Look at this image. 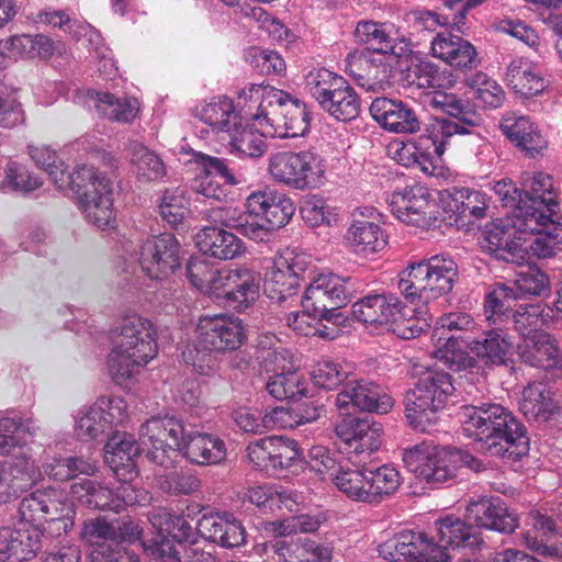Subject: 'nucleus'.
Returning <instances> with one entry per match:
<instances>
[{
  "instance_id": "f257e3e1",
  "label": "nucleus",
  "mask_w": 562,
  "mask_h": 562,
  "mask_svg": "<svg viewBox=\"0 0 562 562\" xmlns=\"http://www.w3.org/2000/svg\"><path fill=\"white\" fill-rule=\"evenodd\" d=\"M432 109L446 113L456 121L435 117L426 124L425 133L411 142H394L387 145V156L404 167H415L426 176L436 171V158H440L451 138L470 135L482 124V115L474 104L451 94L438 93L432 98Z\"/></svg>"
},
{
  "instance_id": "f03ea898",
  "label": "nucleus",
  "mask_w": 562,
  "mask_h": 562,
  "mask_svg": "<svg viewBox=\"0 0 562 562\" xmlns=\"http://www.w3.org/2000/svg\"><path fill=\"white\" fill-rule=\"evenodd\" d=\"M459 423L463 435L490 456L516 462L528 452L524 425L502 405H463L459 408Z\"/></svg>"
},
{
  "instance_id": "7ed1b4c3",
  "label": "nucleus",
  "mask_w": 562,
  "mask_h": 562,
  "mask_svg": "<svg viewBox=\"0 0 562 562\" xmlns=\"http://www.w3.org/2000/svg\"><path fill=\"white\" fill-rule=\"evenodd\" d=\"M367 47L346 59V74L359 88L372 93L391 86V72L411 59L408 37H367Z\"/></svg>"
},
{
  "instance_id": "20e7f679",
  "label": "nucleus",
  "mask_w": 562,
  "mask_h": 562,
  "mask_svg": "<svg viewBox=\"0 0 562 562\" xmlns=\"http://www.w3.org/2000/svg\"><path fill=\"white\" fill-rule=\"evenodd\" d=\"M156 355V330L151 323L138 315H127L117 327L114 348L108 356V372L115 384L124 386L133 380L134 369L147 366Z\"/></svg>"
},
{
  "instance_id": "39448f33",
  "label": "nucleus",
  "mask_w": 562,
  "mask_h": 562,
  "mask_svg": "<svg viewBox=\"0 0 562 562\" xmlns=\"http://www.w3.org/2000/svg\"><path fill=\"white\" fill-rule=\"evenodd\" d=\"M351 464L339 467L331 474L336 488L351 502L378 506L395 495L403 484V476L393 464L372 467L366 461Z\"/></svg>"
},
{
  "instance_id": "423d86ee",
  "label": "nucleus",
  "mask_w": 562,
  "mask_h": 562,
  "mask_svg": "<svg viewBox=\"0 0 562 562\" xmlns=\"http://www.w3.org/2000/svg\"><path fill=\"white\" fill-rule=\"evenodd\" d=\"M548 223H557L552 213L514 211L486 225L483 248L498 261L516 262L522 259L527 237L548 229Z\"/></svg>"
},
{
  "instance_id": "0eeeda50",
  "label": "nucleus",
  "mask_w": 562,
  "mask_h": 562,
  "mask_svg": "<svg viewBox=\"0 0 562 562\" xmlns=\"http://www.w3.org/2000/svg\"><path fill=\"white\" fill-rule=\"evenodd\" d=\"M459 270L449 256L435 255L397 274V290L413 305H426L452 290Z\"/></svg>"
},
{
  "instance_id": "6e6552de",
  "label": "nucleus",
  "mask_w": 562,
  "mask_h": 562,
  "mask_svg": "<svg viewBox=\"0 0 562 562\" xmlns=\"http://www.w3.org/2000/svg\"><path fill=\"white\" fill-rule=\"evenodd\" d=\"M454 392L451 375L440 370H426L415 387L405 395V418L415 430L426 431L437 420L447 398Z\"/></svg>"
},
{
  "instance_id": "1a4fd4ad",
  "label": "nucleus",
  "mask_w": 562,
  "mask_h": 562,
  "mask_svg": "<svg viewBox=\"0 0 562 562\" xmlns=\"http://www.w3.org/2000/svg\"><path fill=\"white\" fill-rule=\"evenodd\" d=\"M265 102L259 104L255 121L271 138H296L308 132L310 117L306 105L282 90H267Z\"/></svg>"
},
{
  "instance_id": "9d476101",
  "label": "nucleus",
  "mask_w": 562,
  "mask_h": 562,
  "mask_svg": "<svg viewBox=\"0 0 562 562\" xmlns=\"http://www.w3.org/2000/svg\"><path fill=\"white\" fill-rule=\"evenodd\" d=\"M326 172L324 157L311 149L279 151L268 158V175L272 180L301 192L324 186Z\"/></svg>"
},
{
  "instance_id": "9b49d317",
  "label": "nucleus",
  "mask_w": 562,
  "mask_h": 562,
  "mask_svg": "<svg viewBox=\"0 0 562 562\" xmlns=\"http://www.w3.org/2000/svg\"><path fill=\"white\" fill-rule=\"evenodd\" d=\"M77 200L79 210L92 225L104 228L113 222V199H111V182L93 167L79 166L71 172L68 182Z\"/></svg>"
},
{
  "instance_id": "f8f14e48",
  "label": "nucleus",
  "mask_w": 562,
  "mask_h": 562,
  "mask_svg": "<svg viewBox=\"0 0 562 562\" xmlns=\"http://www.w3.org/2000/svg\"><path fill=\"white\" fill-rule=\"evenodd\" d=\"M458 459L459 449L426 441L405 448L402 452L405 469L430 486L451 481L457 475Z\"/></svg>"
},
{
  "instance_id": "ddd939ff",
  "label": "nucleus",
  "mask_w": 562,
  "mask_h": 562,
  "mask_svg": "<svg viewBox=\"0 0 562 562\" xmlns=\"http://www.w3.org/2000/svg\"><path fill=\"white\" fill-rule=\"evenodd\" d=\"M189 435L182 420L175 416H154L138 428V439L147 447V459L158 467L169 469L179 458L181 445Z\"/></svg>"
},
{
  "instance_id": "4468645a",
  "label": "nucleus",
  "mask_w": 562,
  "mask_h": 562,
  "mask_svg": "<svg viewBox=\"0 0 562 562\" xmlns=\"http://www.w3.org/2000/svg\"><path fill=\"white\" fill-rule=\"evenodd\" d=\"M312 260L306 252L285 248L272 259L262 280L267 297L282 302L296 295L302 276L308 270Z\"/></svg>"
},
{
  "instance_id": "2eb2a0df",
  "label": "nucleus",
  "mask_w": 562,
  "mask_h": 562,
  "mask_svg": "<svg viewBox=\"0 0 562 562\" xmlns=\"http://www.w3.org/2000/svg\"><path fill=\"white\" fill-rule=\"evenodd\" d=\"M71 516L72 506L59 490H37L21 499L18 526L42 528L44 524L59 522L67 530L72 525Z\"/></svg>"
},
{
  "instance_id": "dca6fc26",
  "label": "nucleus",
  "mask_w": 562,
  "mask_h": 562,
  "mask_svg": "<svg viewBox=\"0 0 562 562\" xmlns=\"http://www.w3.org/2000/svg\"><path fill=\"white\" fill-rule=\"evenodd\" d=\"M381 424L371 416L358 417L346 415L336 424V436L344 445L347 460L361 463L381 446Z\"/></svg>"
},
{
  "instance_id": "f3484780",
  "label": "nucleus",
  "mask_w": 562,
  "mask_h": 562,
  "mask_svg": "<svg viewBox=\"0 0 562 562\" xmlns=\"http://www.w3.org/2000/svg\"><path fill=\"white\" fill-rule=\"evenodd\" d=\"M352 299V279L336 273H322L311 281L301 299V306L314 315L326 317Z\"/></svg>"
},
{
  "instance_id": "a211bd4d",
  "label": "nucleus",
  "mask_w": 562,
  "mask_h": 562,
  "mask_svg": "<svg viewBox=\"0 0 562 562\" xmlns=\"http://www.w3.org/2000/svg\"><path fill=\"white\" fill-rule=\"evenodd\" d=\"M218 304L236 312H245L260 293V276L256 271L249 273H227L217 281L195 286Z\"/></svg>"
},
{
  "instance_id": "6ab92c4d",
  "label": "nucleus",
  "mask_w": 562,
  "mask_h": 562,
  "mask_svg": "<svg viewBox=\"0 0 562 562\" xmlns=\"http://www.w3.org/2000/svg\"><path fill=\"white\" fill-rule=\"evenodd\" d=\"M449 548L432 542L423 532L404 530L394 537L380 543V558L389 562H397L401 559L414 562H448Z\"/></svg>"
},
{
  "instance_id": "aec40b11",
  "label": "nucleus",
  "mask_w": 562,
  "mask_h": 562,
  "mask_svg": "<svg viewBox=\"0 0 562 562\" xmlns=\"http://www.w3.org/2000/svg\"><path fill=\"white\" fill-rule=\"evenodd\" d=\"M196 347L211 352H232L245 342L240 319L226 315H203L196 323Z\"/></svg>"
},
{
  "instance_id": "412c9836",
  "label": "nucleus",
  "mask_w": 562,
  "mask_h": 562,
  "mask_svg": "<svg viewBox=\"0 0 562 562\" xmlns=\"http://www.w3.org/2000/svg\"><path fill=\"white\" fill-rule=\"evenodd\" d=\"M265 368L273 371L267 381V393L277 401L299 400L306 396V381L291 368V352L274 348L265 357Z\"/></svg>"
},
{
  "instance_id": "4be33fe9",
  "label": "nucleus",
  "mask_w": 562,
  "mask_h": 562,
  "mask_svg": "<svg viewBox=\"0 0 562 562\" xmlns=\"http://www.w3.org/2000/svg\"><path fill=\"white\" fill-rule=\"evenodd\" d=\"M344 240L351 252L363 257L373 256L385 249L387 235L380 226V213L372 207L353 212Z\"/></svg>"
},
{
  "instance_id": "5701e85b",
  "label": "nucleus",
  "mask_w": 562,
  "mask_h": 562,
  "mask_svg": "<svg viewBox=\"0 0 562 562\" xmlns=\"http://www.w3.org/2000/svg\"><path fill=\"white\" fill-rule=\"evenodd\" d=\"M336 407L344 416L353 407L359 412L387 414L393 408V398L380 384L364 379L347 380L336 396Z\"/></svg>"
},
{
  "instance_id": "b1692460",
  "label": "nucleus",
  "mask_w": 562,
  "mask_h": 562,
  "mask_svg": "<svg viewBox=\"0 0 562 562\" xmlns=\"http://www.w3.org/2000/svg\"><path fill=\"white\" fill-rule=\"evenodd\" d=\"M179 241L170 234L151 237L140 246L138 265L153 280H162L179 268Z\"/></svg>"
},
{
  "instance_id": "393cba45",
  "label": "nucleus",
  "mask_w": 562,
  "mask_h": 562,
  "mask_svg": "<svg viewBox=\"0 0 562 562\" xmlns=\"http://www.w3.org/2000/svg\"><path fill=\"white\" fill-rule=\"evenodd\" d=\"M432 209L434 201L424 186H409L390 196V212L405 225L428 226L434 221Z\"/></svg>"
},
{
  "instance_id": "a878e982",
  "label": "nucleus",
  "mask_w": 562,
  "mask_h": 562,
  "mask_svg": "<svg viewBox=\"0 0 562 562\" xmlns=\"http://www.w3.org/2000/svg\"><path fill=\"white\" fill-rule=\"evenodd\" d=\"M42 479L33 460L14 457L0 462V504H9Z\"/></svg>"
},
{
  "instance_id": "bb28decb",
  "label": "nucleus",
  "mask_w": 562,
  "mask_h": 562,
  "mask_svg": "<svg viewBox=\"0 0 562 562\" xmlns=\"http://www.w3.org/2000/svg\"><path fill=\"white\" fill-rule=\"evenodd\" d=\"M371 117L380 127L395 134H413L420 131L416 112L401 100L386 97L374 98L371 102Z\"/></svg>"
},
{
  "instance_id": "cd10ccee",
  "label": "nucleus",
  "mask_w": 562,
  "mask_h": 562,
  "mask_svg": "<svg viewBox=\"0 0 562 562\" xmlns=\"http://www.w3.org/2000/svg\"><path fill=\"white\" fill-rule=\"evenodd\" d=\"M499 132L506 135L507 140L514 144L525 157L536 158L541 155L548 142L539 132L538 125L526 115L506 112L499 119Z\"/></svg>"
},
{
  "instance_id": "c85d7f7f",
  "label": "nucleus",
  "mask_w": 562,
  "mask_h": 562,
  "mask_svg": "<svg viewBox=\"0 0 562 562\" xmlns=\"http://www.w3.org/2000/svg\"><path fill=\"white\" fill-rule=\"evenodd\" d=\"M42 529L5 527L0 529V562H24L34 558L42 548Z\"/></svg>"
},
{
  "instance_id": "c756f323",
  "label": "nucleus",
  "mask_w": 562,
  "mask_h": 562,
  "mask_svg": "<svg viewBox=\"0 0 562 562\" xmlns=\"http://www.w3.org/2000/svg\"><path fill=\"white\" fill-rule=\"evenodd\" d=\"M467 517L479 528L498 533H513L518 528L515 516L507 510L499 497L481 498L469 504Z\"/></svg>"
},
{
  "instance_id": "7c9ffc66",
  "label": "nucleus",
  "mask_w": 562,
  "mask_h": 562,
  "mask_svg": "<svg viewBox=\"0 0 562 562\" xmlns=\"http://www.w3.org/2000/svg\"><path fill=\"white\" fill-rule=\"evenodd\" d=\"M522 339L527 342L521 349L522 363L558 379L562 370V351L555 338L549 334H537L532 338Z\"/></svg>"
},
{
  "instance_id": "2f4dec72",
  "label": "nucleus",
  "mask_w": 562,
  "mask_h": 562,
  "mask_svg": "<svg viewBox=\"0 0 562 562\" xmlns=\"http://www.w3.org/2000/svg\"><path fill=\"white\" fill-rule=\"evenodd\" d=\"M356 321L362 325H381L390 318L408 315L411 308L404 306L395 294H374L359 300L351 306Z\"/></svg>"
},
{
  "instance_id": "473e14b6",
  "label": "nucleus",
  "mask_w": 562,
  "mask_h": 562,
  "mask_svg": "<svg viewBox=\"0 0 562 562\" xmlns=\"http://www.w3.org/2000/svg\"><path fill=\"white\" fill-rule=\"evenodd\" d=\"M199 251L218 261H229L245 254V244L235 234L218 226H204L195 235Z\"/></svg>"
},
{
  "instance_id": "72a5a7b5",
  "label": "nucleus",
  "mask_w": 562,
  "mask_h": 562,
  "mask_svg": "<svg viewBox=\"0 0 562 562\" xmlns=\"http://www.w3.org/2000/svg\"><path fill=\"white\" fill-rule=\"evenodd\" d=\"M474 319L472 316L461 312H450L436 321L435 333L432 339L436 344L443 341V346L436 348L435 356L443 362L453 366L462 357V352L451 349L454 345L453 340L460 336L447 335L451 331H473Z\"/></svg>"
},
{
  "instance_id": "f704fd0d",
  "label": "nucleus",
  "mask_w": 562,
  "mask_h": 562,
  "mask_svg": "<svg viewBox=\"0 0 562 562\" xmlns=\"http://www.w3.org/2000/svg\"><path fill=\"white\" fill-rule=\"evenodd\" d=\"M209 218H211L214 225L234 229L237 234L256 243L265 240L268 237V233L276 229L269 228L266 223L260 224L258 217L234 206L211 209Z\"/></svg>"
},
{
  "instance_id": "c9c22d12",
  "label": "nucleus",
  "mask_w": 562,
  "mask_h": 562,
  "mask_svg": "<svg viewBox=\"0 0 562 562\" xmlns=\"http://www.w3.org/2000/svg\"><path fill=\"white\" fill-rule=\"evenodd\" d=\"M196 531L222 548L232 549L245 544V528L231 515H204L196 522Z\"/></svg>"
},
{
  "instance_id": "e433bc0d",
  "label": "nucleus",
  "mask_w": 562,
  "mask_h": 562,
  "mask_svg": "<svg viewBox=\"0 0 562 562\" xmlns=\"http://www.w3.org/2000/svg\"><path fill=\"white\" fill-rule=\"evenodd\" d=\"M195 161L203 168V173L196 176L195 181H193V191L199 195L215 201L225 198V189L214 179L220 177L229 186L236 184L235 177L228 171L225 161L203 153L196 154Z\"/></svg>"
},
{
  "instance_id": "4c0bfd02",
  "label": "nucleus",
  "mask_w": 562,
  "mask_h": 562,
  "mask_svg": "<svg viewBox=\"0 0 562 562\" xmlns=\"http://www.w3.org/2000/svg\"><path fill=\"white\" fill-rule=\"evenodd\" d=\"M521 537L527 549L544 557L555 554V548L548 544L557 535L555 520L546 513L531 510L522 519Z\"/></svg>"
},
{
  "instance_id": "58836bf2",
  "label": "nucleus",
  "mask_w": 562,
  "mask_h": 562,
  "mask_svg": "<svg viewBox=\"0 0 562 562\" xmlns=\"http://www.w3.org/2000/svg\"><path fill=\"white\" fill-rule=\"evenodd\" d=\"M506 83L515 94L522 99L535 98L548 87V80L543 75L524 58L514 59L507 65Z\"/></svg>"
},
{
  "instance_id": "ea45409f",
  "label": "nucleus",
  "mask_w": 562,
  "mask_h": 562,
  "mask_svg": "<svg viewBox=\"0 0 562 562\" xmlns=\"http://www.w3.org/2000/svg\"><path fill=\"white\" fill-rule=\"evenodd\" d=\"M436 533L438 541L435 543L446 549L476 550L482 546L480 532L458 517L446 516L436 520Z\"/></svg>"
},
{
  "instance_id": "a19ab883",
  "label": "nucleus",
  "mask_w": 562,
  "mask_h": 562,
  "mask_svg": "<svg viewBox=\"0 0 562 562\" xmlns=\"http://www.w3.org/2000/svg\"><path fill=\"white\" fill-rule=\"evenodd\" d=\"M450 218L459 229L468 228L485 216L484 193L468 188L456 189L451 194Z\"/></svg>"
},
{
  "instance_id": "79ce46f5",
  "label": "nucleus",
  "mask_w": 562,
  "mask_h": 562,
  "mask_svg": "<svg viewBox=\"0 0 562 562\" xmlns=\"http://www.w3.org/2000/svg\"><path fill=\"white\" fill-rule=\"evenodd\" d=\"M196 120L211 126L212 132H227V130L246 128L243 120L235 112L233 101L226 97L212 98L207 103L196 108Z\"/></svg>"
},
{
  "instance_id": "37998d69",
  "label": "nucleus",
  "mask_w": 562,
  "mask_h": 562,
  "mask_svg": "<svg viewBox=\"0 0 562 562\" xmlns=\"http://www.w3.org/2000/svg\"><path fill=\"white\" fill-rule=\"evenodd\" d=\"M87 98L91 101L100 117L111 122L130 124L138 112L135 99L117 98L106 91L89 90Z\"/></svg>"
},
{
  "instance_id": "c03bdc74",
  "label": "nucleus",
  "mask_w": 562,
  "mask_h": 562,
  "mask_svg": "<svg viewBox=\"0 0 562 562\" xmlns=\"http://www.w3.org/2000/svg\"><path fill=\"white\" fill-rule=\"evenodd\" d=\"M432 55L451 67L472 69L477 66L475 49L462 37H435L430 44Z\"/></svg>"
},
{
  "instance_id": "a18cd8bd",
  "label": "nucleus",
  "mask_w": 562,
  "mask_h": 562,
  "mask_svg": "<svg viewBox=\"0 0 562 562\" xmlns=\"http://www.w3.org/2000/svg\"><path fill=\"white\" fill-rule=\"evenodd\" d=\"M55 52L52 37H2L0 40V68L3 59L19 57L48 59Z\"/></svg>"
},
{
  "instance_id": "49530a36",
  "label": "nucleus",
  "mask_w": 562,
  "mask_h": 562,
  "mask_svg": "<svg viewBox=\"0 0 562 562\" xmlns=\"http://www.w3.org/2000/svg\"><path fill=\"white\" fill-rule=\"evenodd\" d=\"M469 345L476 357L495 366H505L513 355V342L499 327L484 330L483 337Z\"/></svg>"
},
{
  "instance_id": "de8ad7c7",
  "label": "nucleus",
  "mask_w": 562,
  "mask_h": 562,
  "mask_svg": "<svg viewBox=\"0 0 562 562\" xmlns=\"http://www.w3.org/2000/svg\"><path fill=\"white\" fill-rule=\"evenodd\" d=\"M181 449L186 451L187 460L195 465L217 464L225 459V443L206 434L189 435Z\"/></svg>"
},
{
  "instance_id": "09e8293b",
  "label": "nucleus",
  "mask_w": 562,
  "mask_h": 562,
  "mask_svg": "<svg viewBox=\"0 0 562 562\" xmlns=\"http://www.w3.org/2000/svg\"><path fill=\"white\" fill-rule=\"evenodd\" d=\"M220 139L227 143L229 153L241 157L259 158L266 151L263 137L268 134L262 130L252 127L227 128V131H212Z\"/></svg>"
},
{
  "instance_id": "8fccbe9b",
  "label": "nucleus",
  "mask_w": 562,
  "mask_h": 562,
  "mask_svg": "<svg viewBox=\"0 0 562 562\" xmlns=\"http://www.w3.org/2000/svg\"><path fill=\"white\" fill-rule=\"evenodd\" d=\"M69 493L79 504L90 509L119 513L124 508L123 505L115 502L113 490L102 486L93 480L83 479L71 484Z\"/></svg>"
},
{
  "instance_id": "3c124183",
  "label": "nucleus",
  "mask_w": 562,
  "mask_h": 562,
  "mask_svg": "<svg viewBox=\"0 0 562 562\" xmlns=\"http://www.w3.org/2000/svg\"><path fill=\"white\" fill-rule=\"evenodd\" d=\"M81 540L91 546V551L124 552L121 547L123 542L115 536V525L102 517L85 520L81 527Z\"/></svg>"
},
{
  "instance_id": "603ef678",
  "label": "nucleus",
  "mask_w": 562,
  "mask_h": 562,
  "mask_svg": "<svg viewBox=\"0 0 562 562\" xmlns=\"http://www.w3.org/2000/svg\"><path fill=\"white\" fill-rule=\"evenodd\" d=\"M519 408L525 418L536 422H547L557 411L551 393L541 382H533L522 389Z\"/></svg>"
},
{
  "instance_id": "864d4df0",
  "label": "nucleus",
  "mask_w": 562,
  "mask_h": 562,
  "mask_svg": "<svg viewBox=\"0 0 562 562\" xmlns=\"http://www.w3.org/2000/svg\"><path fill=\"white\" fill-rule=\"evenodd\" d=\"M554 206H557V199L553 192V179L548 173L538 172L532 176L529 183L527 200L522 201L515 211L553 214Z\"/></svg>"
},
{
  "instance_id": "5fc2aeb1",
  "label": "nucleus",
  "mask_w": 562,
  "mask_h": 562,
  "mask_svg": "<svg viewBox=\"0 0 562 562\" xmlns=\"http://www.w3.org/2000/svg\"><path fill=\"white\" fill-rule=\"evenodd\" d=\"M276 557L282 562H319L329 551L307 539H280L272 543Z\"/></svg>"
},
{
  "instance_id": "6e6d98bb",
  "label": "nucleus",
  "mask_w": 562,
  "mask_h": 562,
  "mask_svg": "<svg viewBox=\"0 0 562 562\" xmlns=\"http://www.w3.org/2000/svg\"><path fill=\"white\" fill-rule=\"evenodd\" d=\"M148 522L158 531L156 537L173 539L178 546L192 538V527L188 524L187 517L164 507L150 513Z\"/></svg>"
},
{
  "instance_id": "4d7b16f0",
  "label": "nucleus",
  "mask_w": 562,
  "mask_h": 562,
  "mask_svg": "<svg viewBox=\"0 0 562 562\" xmlns=\"http://www.w3.org/2000/svg\"><path fill=\"white\" fill-rule=\"evenodd\" d=\"M508 322L514 323L515 330L522 338H532L537 334H548L541 330L548 324V313L540 303L521 304L517 306L514 313L509 314V319L502 324L492 325L498 326Z\"/></svg>"
},
{
  "instance_id": "13d9d810",
  "label": "nucleus",
  "mask_w": 562,
  "mask_h": 562,
  "mask_svg": "<svg viewBox=\"0 0 562 562\" xmlns=\"http://www.w3.org/2000/svg\"><path fill=\"white\" fill-rule=\"evenodd\" d=\"M254 270L246 267L229 268L224 267L216 269L206 260L201 257H191L187 262V280L193 286H203L220 280L227 274H244Z\"/></svg>"
},
{
  "instance_id": "bf43d9fd",
  "label": "nucleus",
  "mask_w": 562,
  "mask_h": 562,
  "mask_svg": "<svg viewBox=\"0 0 562 562\" xmlns=\"http://www.w3.org/2000/svg\"><path fill=\"white\" fill-rule=\"evenodd\" d=\"M467 87L473 90L474 99L483 104L484 109H499L505 102V91L496 80L482 71L467 77Z\"/></svg>"
},
{
  "instance_id": "052dcab7",
  "label": "nucleus",
  "mask_w": 562,
  "mask_h": 562,
  "mask_svg": "<svg viewBox=\"0 0 562 562\" xmlns=\"http://www.w3.org/2000/svg\"><path fill=\"white\" fill-rule=\"evenodd\" d=\"M44 474L54 481L66 482L83 474L91 476L95 467L79 457L53 458L43 464Z\"/></svg>"
},
{
  "instance_id": "680f3d73",
  "label": "nucleus",
  "mask_w": 562,
  "mask_h": 562,
  "mask_svg": "<svg viewBox=\"0 0 562 562\" xmlns=\"http://www.w3.org/2000/svg\"><path fill=\"white\" fill-rule=\"evenodd\" d=\"M104 460L114 470L119 468H131L134 465V458L138 456V445L133 436L122 434L110 437L104 446Z\"/></svg>"
},
{
  "instance_id": "e2e57ef3",
  "label": "nucleus",
  "mask_w": 562,
  "mask_h": 562,
  "mask_svg": "<svg viewBox=\"0 0 562 562\" xmlns=\"http://www.w3.org/2000/svg\"><path fill=\"white\" fill-rule=\"evenodd\" d=\"M413 75L417 77V86L420 89H434L435 93L430 94L428 98V104L431 105V99H434L437 94H448L454 98H458L463 101H468L467 99H462L453 93H447L442 91L451 86V80L449 79V75L446 70H439V68L430 63V61H420V64L415 65L413 68ZM467 103H470L469 101Z\"/></svg>"
},
{
  "instance_id": "0e129e2a",
  "label": "nucleus",
  "mask_w": 562,
  "mask_h": 562,
  "mask_svg": "<svg viewBox=\"0 0 562 562\" xmlns=\"http://www.w3.org/2000/svg\"><path fill=\"white\" fill-rule=\"evenodd\" d=\"M124 420L108 419L105 416H98L97 412L81 414L77 418L75 434L81 440H103L113 432L115 427L123 425Z\"/></svg>"
},
{
  "instance_id": "69168bd1",
  "label": "nucleus",
  "mask_w": 562,
  "mask_h": 562,
  "mask_svg": "<svg viewBox=\"0 0 562 562\" xmlns=\"http://www.w3.org/2000/svg\"><path fill=\"white\" fill-rule=\"evenodd\" d=\"M130 155H132L133 166L137 168L138 180L156 181L164 177V161L144 145L139 143L130 144Z\"/></svg>"
},
{
  "instance_id": "338daca9",
  "label": "nucleus",
  "mask_w": 562,
  "mask_h": 562,
  "mask_svg": "<svg viewBox=\"0 0 562 562\" xmlns=\"http://www.w3.org/2000/svg\"><path fill=\"white\" fill-rule=\"evenodd\" d=\"M520 296L514 295L513 290L506 288H494L484 297V317L490 325H498L508 321L510 304Z\"/></svg>"
},
{
  "instance_id": "774afa93",
  "label": "nucleus",
  "mask_w": 562,
  "mask_h": 562,
  "mask_svg": "<svg viewBox=\"0 0 562 562\" xmlns=\"http://www.w3.org/2000/svg\"><path fill=\"white\" fill-rule=\"evenodd\" d=\"M549 280L548 276L542 271L527 267L517 273L513 285L498 284L496 288H506L514 291V295L525 296L532 295L539 296L548 290Z\"/></svg>"
}]
</instances>
